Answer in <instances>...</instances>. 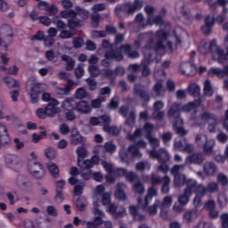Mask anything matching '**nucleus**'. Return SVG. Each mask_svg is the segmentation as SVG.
I'll return each mask as SVG.
<instances>
[{"label":"nucleus","instance_id":"nucleus-9","mask_svg":"<svg viewBox=\"0 0 228 228\" xmlns=\"http://www.w3.org/2000/svg\"><path fill=\"white\" fill-rule=\"evenodd\" d=\"M148 155L150 158H152L153 159H158L159 163H167V161H170V153H168V151L161 148L158 151L155 150L148 151Z\"/></svg>","mask_w":228,"mask_h":228},{"label":"nucleus","instance_id":"nucleus-54","mask_svg":"<svg viewBox=\"0 0 228 228\" xmlns=\"http://www.w3.org/2000/svg\"><path fill=\"white\" fill-rule=\"evenodd\" d=\"M190 197H191V194L186 193V191H184L183 194L180 195L178 198L180 206H186V204L190 202Z\"/></svg>","mask_w":228,"mask_h":228},{"label":"nucleus","instance_id":"nucleus-15","mask_svg":"<svg viewBox=\"0 0 228 228\" xmlns=\"http://www.w3.org/2000/svg\"><path fill=\"white\" fill-rule=\"evenodd\" d=\"M206 161V155L202 153H193L186 157L185 165H202Z\"/></svg>","mask_w":228,"mask_h":228},{"label":"nucleus","instance_id":"nucleus-12","mask_svg":"<svg viewBox=\"0 0 228 228\" xmlns=\"http://www.w3.org/2000/svg\"><path fill=\"white\" fill-rule=\"evenodd\" d=\"M194 193H196V196L193 204L195 208H200V206H202V198L206 197V193H208V187L203 184H199Z\"/></svg>","mask_w":228,"mask_h":228},{"label":"nucleus","instance_id":"nucleus-53","mask_svg":"<svg viewBox=\"0 0 228 228\" xmlns=\"http://www.w3.org/2000/svg\"><path fill=\"white\" fill-rule=\"evenodd\" d=\"M153 90L159 97L165 95V87H163L161 82L156 83L153 86Z\"/></svg>","mask_w":228,"mask_h":228},{"label":"nucleus","instance_id":"nucleus-23","mask_svg":"<svg viewBox=\"0 0 228 228\" xmlns=\"http://www.w3.org/2000/svg\"><path fill=\"white\" fill-rule=\"evenodd\" d=\"M61 61H65L66 63V70L70 71L74 70V68L76 67V60H74L72 57L63 54L61 56Z\"/></svg>","mask_w":228,"mask_h":228},{"label":"nucleus","instance_id":"nucleus-26","mask_svg":"<svg viewBox=\"0 0 228 228\" xmlns=\"http://www.w3.org/2000/svg\"><path fill=\"white\" fill-rule=\"evenodd\" d=\"M105 56L111 60H115V61H122V60H124V55H122V52H120V50L107 51L105 53Z\"/></svg>","mask_w":228,"mask_h":228},{"label":"nucleus","instance_id":"nucleus-61","mask_svg":"<svg viewBox=\"0 0 228 228\" xmlns=\"http://www.w3.org/2000/svg\"><path fill=\"white\" fill-rule=\"evenodd\" d=\"M217 182L222 186H228V177L224 173H220L217 175Z\"/></svg>","mask_w":228,"mask_h":228},{"label":"nucleus","instance_id":"nucleus-43","mask_svg":"<svg viewBox=\"0 0 228 228\" xmlns=\"http://www.w3.org/2000/svg\"><path fill=\"white\" fill-rule=\"evenodd\" d=\"M200 119L206 120V122L208 123L214 122L215 124H216L218 118H216V116H215L214 114L205 111L202 113Z\"/></svg>","mask_w":228,"mask_h":228},{"label":"nucleus","instance_id":"nucleus-60","mask_svg":"<svg viewBox=\"0 0 228 228\" xmlns=\"http://www.w3.org/2000/svg\"><path fill=\"white\" fill-rule=\"evenodd\" d=\"M74 97L75 99H79V100L86 99V97H88V93L86 92V90L83 88H78L75 92Z\"/></svg>","mask_w":228,"mask_h":228},{"label":"nucleus","instance_id":"nucleus-50","mask_svg":"<svg viewBox=\"0 0 228 228\" xmlns=\"http://www.w3.org/2000/svg\"><path fill=\"white\" fill-rule=\"evenodd\" d=\"M170 183H172V180L170 179V177L167 175L163 177V183H162L163 185H162L161 191L165 194L169 193L170 191Z\"/></svg>","mask_w":228,"mask_h":228},{"label":"nucleus","instance_id":"nucleus-3","mask_svg":"<svg viewBox=\"0 0 228 228\" xmlns=\"http://www.w3.org/2000/svg\"><path fill=\"white\" fill-rule=\"evenodd\" d=\"M143 7V3L140 0H134V3L128 2L122 5H118L115 8V13L119 19H124V17H128V15H133L136 12H140V9Z\"/></svg>","mask_w":228,"mask_h":228},{"label":"nucleus","instance_id":"nucleus-64","mask_svg":"<svg viewBox=\"0 0 228 228\" xmlns=\"http://www.w3.org/2000/svg\"><path fill=\"white\" fill-rule=\"evenodd\" d=\"M228 60V50L227 53L224 51V49L220 48L219 56L217 57L218 63H224V61H227Z\"/></svg>","mask_w":228,"mask_h":228},{"label":"nucleus","instance_id":"nucleus-22","mask_svg":"<svg viewBox=\"0 0 228 228\" xmlns=\"http://www.w3.org/2000/svg\"><path fill=\"white\" fill-rule=\"evenodd\" d=\"M215 26V18L211 16H207L205 19V25L201 27V31L204 35H209L211 33V28Z\"/></svg>","mask_w":228,"mask_h":228},{"label":"nucleus","instance_id":"nucleus-48","mask_svg":"<svg viewBox=\"0 0 228 228\" xmlns=\"http://www.w3.org/2000/svg\"><path fill=\"white\" fill-rule=\"evenodd\" d=\"M126 126H129V127H133L134 124H136V112L130 111L128 117L126 118L125 121Z\"/></svg>","mask_w":228,"mask_h":228},{"label":"nucleus","instance_id":"nucleus-19","mask_svg":"<svg viewBox=\"0 0 228 228\" xmlns=\"http://www.w3.org/2000/svg\"><path fill=\"white\" fill-rule=\"evenodd\" d=\"M138 147H143V141L141 140L135 145H130L127 148L133 159H140L142 158V152H140Z\"/></svg>","mask_w":228,"mask_h":228},{"label":"nucleus","instance_id":"nucleus-55","mask_svg":"<svg viewBox=\"0 0 228 228\" xmlns=\"http://www.w3.org/2000/svg\"><path fill=\"white\" fill-rule=\"evenodd\" d=\"M102 102H106V96H98L97 99L91 101L92 108H101Z\"/></svg>","mask_w":228,"mask_h":228},{"label":"nucleus","instance_id":"nucleus-16","mask_svg":"<svg viewBox=\"0 0 228 228\" xmlns=\"http://www.w3.org/2000/svg\"><path fill=\"white\" fill-rule=\"evenodd\" d=\"M60 102L58 100H52L45 107L47 117H55L61 111L58 107Z\"/></svg>","mask_w":228,"mask_h":228},{"label":"nucleus","instance_id":"nucleus-32","mask_svg":"<svg viewBox=\"0 0 228 228\" xmlns=\"http://www.w3.org/2000/svg\"><path fill=\"white\" fill-rule=\"evenodd\" d=\"M171 206H172V196H166L163 199L162 204H160V208H161L160 215L162 218H167L165 209H167V208H170Z\"/></svg>","mask_w":228,"mask_h":228},{"label":"nucleus","instance_id":"nucleus-20","mask_svg":"<svg viewBox=\"0 0 228 228\" xmlns=\"http://www.w3.org/2000/svg\"><path fill=\"white\" fill-rule=\"evenodd\" d=\"M208 76H216L221 79L228 77V66H224V69L220 68H211L208 70Z\"/></svg>","mask_w":228,"mask_h":228},{"label":"nucleus","instance_id":"nucleus-13","mask_svg":"<svg viewBox=\"0 0 228 228\" xmlns=\"http://www.w3.org/2000/svg\"><path fill=\"white\" fill-rule=\"evenodd\" d=\"M95 165H99V157L93 156L91 159H77V167L81 168V170H90V168H94Z\"/></svg>","mask_w":228,"mask_h":228},{"label":"nucleus","instance_id":"nucleus-38","mask_svg":"<svg viewBox=\"0 0 228 228\" xmlns=\"http://www.w3.org/2000/svg\"><path fill=\"white\" fill-rule=\"evenodd\" d=\"M119 158L123 163H129L133 161V157L131 156V152L129 150H122L119 151Z\"/></svg>","mask_w":228,"mask_h":228},{"label":"nucleus","instance_id":"nucleus-37","mask_svg":"<svg viewBox=\"0 0 228 228\" xmlns=\"http://www.w3.org/2000/svg\"><path fill=\"white\" fill-rule=\"evenodd\" d=\"M76 154L77 156V159H85V158H88V150H86L85 144H82L77 148Z\"/></svg>","mask_w":228,"mask_h":228},{"label":"nucleus","instance_id":"nucleus-42","mask_svg":"<svg viewBox=\"0 0 228 228\" xmlns=\"http://www.w3.org/2000/svg\"><path fill=\"white\" fill-rule=\"evenodd\" d=\"M204 95L207 97H211L215 92L213 91V86H211V81L207 79L204 82V88H203Z\"/></svg>","mask_w":228,"mask_h":228},{"label":"nucleus","instance_id":"nucleus-29","mask_svg":"<svg viewBox=\"0 0 228 228\" xmlns=\"http://www.w3.org/2000/svg\"><path fill=\"white\" fill-rule=\"evenodd\" d=\"M216 170H218V167H216L214 162H206L203 165V172L206 175H215Z\"/></svg>","mask_w":228,"mask_h":228},{"label":"nucleus","instance_id":"nucleus-24","mask_svg":"<svg viewBox=\"0 0 228 228\" xmlns=\"http://www.w3.org/2000/svg\"><path fill=\"white\" fill-rule=\"evenodd\" d=\"M3 81L7 88H20V82L10 76L4 77Z\"/></svg>","mask_w":228,"mask_h":228},{"label":"nucleus","instance_id":"nucleus-40","mask_svg":"<svg viewBox=\"0 0 228 228\" xmlns=\"http://www.w3.org/2000/svg\"><path fill=\"white\" fill-rule=\"evenodd\" d=\"M110 116H101L100 118H96V117H93L90 119V124L91 126H99L101 124V126H102V127H104V125L106 124V120H104L105 118H109Z\"/></svg>","mask_w":228,"mask_h":228},{"label":"nucleus","instance_id":"nucleus-17","mask_svg":"<svg viewBox=\"0 0 228 228\" xmlns=\"http://www.w3.org/2000/svg\"><path fill=\"white\" fill-rule=\"evenodd\" d=\"M105 120V125L103 126V131L108 133V134H111L112 136H118L120 134V129L117 126H110L111 118L109 116L108 118H103Z\"/></svg>","mask_w":228,"mask_h":228},{"label":"nucleus","instance_id":"nucleus-10","mask_svg":"<svg viewBox=\"0 0 228 228\" xmlns=\"http://www.w3.org/2000/svg\"><path fill=\"white\" fill-rule=\"evenodd\" d=\"M86 140L81 134L79 133V130L77 128H72L70 130L69 134V143L70 145H73L74 147L77 145H85V142Z\"/></svg>","mask_w":228,"mask_h":228},{"label":"nucleus","instance_id":"nucleus-5","mask_svg":"<svg viewBox=\"0 0 228 228\" xmlns=\"http://www.w3.org/2000/svg\"><path fill=\"white\" fill-rule=\"evenodd\" d=\"M58 77L61 81H67V85L65 87H57L55 90L56 95L60 98L70 95V92H72V86L75 85L74 81L69 79L70 73L67 71H60L58 73Z\"/></svg>","mask_w":228,"mask_h":228},{"label":"nucleus","instance_id":"nucleus-46","mask_svg":"<svg viewBox=\"0 0 228 228\" xmlns=\"http://www.w3.org/2000/svg\"><path fill=\"white\" fill-rule=\"evenodd\" d=\"M175 10L178 13H181V15H183V17H184L185 19H188V13H190V11L186 8V6L184 5V4L183 3H179L176 6H175Z\"/></svg>","mask_w":228,"mask_h":228},{"label":"nucleus","instance_id":"nucleus-21","mask_svg":"<svg viewBox=\"0 0 228 228\" xmlns=\"http://www.w3.org/2000/svg\"><path fill=\"white\" fill-rule=\"evenodd\" d=\"M180 69L182 74H185V76H195L197 74V67L191 62L183 63Z\"/></svg>","mask_w":228,"mask_h":228},{"label":"nucleus","instance_id":"nucleus-59","mask_svg":"<svg viewBox=\"0 0 228 228\" xmlns=\"http://www.w3.org/2000/svg\"><path fill=\"white\" fill-rule=\"evenodd\" d=\"M134 94L136 97L143 99V86L142 84H135L134 87Z\"/></svg>","mask_w":228,"mask_h":228},{"label":"nucleus","instance_id":"nucleus-62","mask_svg":"<svg viewBox=\"0 0 228 228\" xmlns=\"http://www.w3.org/2000/svg\"><path fill=\"white\" fill-rule=\"evenodd\" d=\"M45 155L48 159H54L56 158V150L54 148H47L45 150Z\"/></svg>","mask_w":228,"mask_h":228},{"label":"nucleus","instance_id":"nucleus-14","mask_svg":"<svg viewBox=\"0 0 228 228\" xmlns=\"http://www.w3.org/2000/svg\"><path fill=\"white\" fill-rule=\"evenodd\" d=\"M142 199H138V206H130L129 207V213L134 216V220H137L138 222H142L143 220V215H142V212L143 211V205H142Z\"/></svg>","mask_w":228,"mask_h":228},{"label":"nucleus","instance_id":"nucleus-49","mask_svg":"<svg viewBox=\"0 0 228 228\" xmlns=\"http://www.w3.org/2000/svg\"><path fill=\"white\" fill-rule=\"evenodd\" d=\"M161 207V202L159 200H156L155 203L149 207L146 211L151 215V216H154L155 215H158V208Z\"/></svg>","mask_w":228,"mask_h":228},{"label":"nucleus","instance_id":"nucleus-57","mask_svg":"<svg viewBox=\"0 0 228 228\" xmlns=\"http://www.w3.org/2000/svg\"><path fill=\"white\" fill-rule=\"evenodd\" d=\"M125 178L128 183H137V181H140V177L134 172L127 171Z\"/></svg>","mask_w":228,"mask_h":228},{"label":"nucleus","instance_id":"nucleus-44","mask_svg":"<svg viewBox=\"0 0 228 228\" xmlns=\"http://www.w3.org/2000/svg\"><path fill=\"white\" fill-rule=\"evenodd\" d=\"M142 133L143 131L142 130V128H137L133 134H129L127 135V138L128 140H130V142H138V140L142 138Z\"/></svg>","mask_w":228,"mask_h":228},{"label":"nucleus","instance_id":"nucleus-41","mask_svg":"<svg viewBox=\"0 0 228 228\" xmlns=\"http://www.w3.org/2000/svg\"><path fill=\"white\" fill-rule=\"evenodd\" d=\"M184 168H186V164L175 165L171 168V174L173 177L183 175V174H181V172L184 171Z\"/></svg>","mask_w":228,"mask_h":228},{"label":"nucleus","instance_id":"nucleus-28","mask_svg":"<svg viewBox=\"0 0 228 228\" xmlns=\"http://www.w3.org/2000/svg\"><path fill=\"white\" fill-rule=\"evenodd\" d=\"M185 184H186V188L184 191L185 193H189L191 195H193V193L197 191V187H199L197 181L194 179H188Z\"/></svg>","mask_w":228,"mask_h":228},{"label":"nucleus","instance_id":"nucleus-45","mask_svg":"<svg viewBox=\"0 0 228 228\" xmlns=\"http://www.w3.org/2000/svg\"><path fill=\"white\" fill-rule=\"evenodd\" d=\"M20 159L17 155L13 154H7L5 156V163L7 165H19Z\"/></svg>","mask_w":228,"mask_h":228},{"label":"nucleus","instance_id":"nucleus-34","mask_svg":"<svg viewBox=\"0 0 228 228\" xmlns=\"http://www.w3.org/2000/svg\"><path fill=\"white\" fill-rule=\"evenodd\" d=\"M205 144L203 146V151L205 152V154H207V156H211V154H213V149H215V140L213 139H210V140H208L205 141Z\"/></svg>","mask_w":228,"mask_h":228},{"label":"nucleus","instance_id":"nucleus-7","mask_svg":"<svg viewBox=\"0 0 228 228\" xmlns=\"http://www.w3.org/2000/svg\"><path fill=\"white\" fill-rule=\"evenodd\" d=\"M61 17H62V19H69L68 28L69 29H76V28H81L82 26L83 21L77 19V16H76V12L74 10H64L61 12Z\"/></svg>","mask_w":228,"mask_h":228},{"label":"nucleus","instance_id":"nucleus-1","mask_svg":"<svg viewBox=\"0 0 228 228\" xmlns=\"http://www.w3.org/2000/svg\"><path fill=\"white\" fill-rule=\"evenodd\" d=\"M144 10L147 15H149V19L147 21L148 26H152V24H156V26L162 27L155 33V43L151 40L147 44L144 49V54H147V53H149V49L157 53H160V54H165V53L172 54L174 51L177 50V45L181 44L179 37L175 34V37L168 40V35H170V23H165V21L163 20V17L159 15L152 18V13H154L155 10L154 7L147 5Z\"/></svg>","mask_w":228,"mask_h":228},{"label":"nucleus","instance_id":"nucleus-58","mask_svg":"<svg viewBox=\"0 0 228 228\" xmlns=\"http://www.w3.org/2000/svg\"><path fill=\"white\" fill-rule=\"evenodd\" d=\"M217 202L220 208H225V206H227L228 203L227 194L224 192L219 193Z\"/></svg>","mask_w":228,"mask_h":228},{"label":"nucleus","instance_id":"nucleus-35","mask_svg":"<svg viewBox=\"0 0 228 228\" xmlns=\"http://www.w3.org/2000/svg\"><path fill=\"white\" fill-rule=\"evenodd\" d=\"M187 90L190 95H193L194 97L200 95V86H199L197 83H191L188 86Z\"/></svg>","mask_w":228,"mask_h":228},{"label":"nucleus","instance_id":"nucleus-36","mask_svg":"<svg viewBox=\"0 0 228 228\" xmlns=\"http://www.w3.org/2000/svg\"><path fill=\"white\" fill-rule=\"evenodd\" d=\"M124 188H126V184L122 183H118V189L116 191V197L118 200H126L127 197L126 196V192L124 191Z\"/></svg>","mask_w":228,"mask_h":228},{"label":"nucleus","instance_id":"nucleus-4","mask_svg":"<svg viewBox=\"0 0 228 228\" xmlns=\"http://www.w3.org/2000/svg\"><path fill=\"white\" fill-rule=\"evenodd\" d=\"M27 88L28 90L30 102L32 104H37L40 94H44V92L47 90V86L37 82L35 78H30L27 83Z\"/></svg>","mask_w":228,"mask_h":228},{"label":"nucleus","instance_id":"nucleus-8","mask_svg":"<svg viewBox=\"0 0 228 228\" xmlns=\"http://www.w3.org/2000/svg\"><path fill=\"white\" fill-rule=\"evenodd\" d=\"M28 167L29 174L36 179H44L45 177V168L42 164L37 161H29Z\"/></svg>","mask_w":228,"mask_h":228},{"label":"nucleus","instance_id":"nucleus-31","mask_svg":"<svg viewBox=\"0 0 228 228\" xmlns=\"http://www.w3.org/2000/svg\"><path fill=\"white\" fill-rule=\"evenodd\" d=\"M76 110L79 111L80 113H90V111H92V109L90 108V104H88V102L80 101L78 102H77Z\"/></svg>","mask_w":228,"mask_h":228},{"label":"nucleus","instance_id":"nucleus-6","mask_svg":"<svg viewBox=\"0 0 228 228\" xmlns=\"http://www.w3.org/2000/svg\"><path fill=\"white\" fill-rule=\"evenodd\" d=\"M220 49L221 48L220 46H218V42L216 41V39H213L209 43L202 41L199 47V51L201 54H208V53H210L212 58L216 61H218Z\"/></svg>","mask_w":228,"mask_h":228},{"label":"nucleus","instance_id":"nucleus-33","mask_svg":"<svg viewBox=\"0 0 228 228\" xmlns=\"http://www.w3.org/2000/svg\"><path fill=\"white\" fill-rule=\"evenodd\" d=\"M0 33L4 38H12L13 37V28L8 24H4L0 28Z\"/></svg>","mask_w":228,"mask_h":228},{"label":"nucleus","instance_id":"nucleus-39","mask_svg":"<svg viewBox=\"0 0 228 228\" xmlns=\"http://www.w3.org/2000/svg\"><path fill=\"white\" fill-rule=\"evenodd\" d=\"M186 175L174 176V184L176 188H181L186 184Z\"/></svg>","mask_w":228,"mask_h":228},{"label":"nucleus","instance_id":"nucleus-27","mask_svg":"<svg viewBox=\"0 0 228 228\" xmlns=\"http://www.w3.org/2000/svg\"><path fill=\"white\" fill-rule=\"evenodd\" d=\"M46 168L53 179H58V177H60V167L58 165L54 164V162H48L46 164Z\"/></svg>","mask_w":228,"mask_h":228},{"label":"nucleus","instance_id":"nucleus-51","mask_svg":"<svg viewBox=\"0 0 228 228\" xmlns=\"http://www.w3.org/2000/svg\"><path fill=\"white\" fill-rule=\"evenodd\" d=\"M75 13H76V17H81L83 19V20L88 19V11L79 7V6H77L75 8Z\"/></svg>","mask_w":228,"mask_h":228},{"label":"nucleus","instance_id":"nucleus-2","mask_svg":"<svg viewBox=\"0 0 228 228\" xmlns=\"http://www.w3.org/2000/svg\"><path fill=\"white\" fill-rule=\"evenodd\" d=\"M202 103V99L195 100L194 102H191L185 105H182L181 103L175 102L172 104L170 109L167 111V117L169 118H175L174 128L176 131V134L179 136H186L188 134V131L183 127V118L179 117V112L183 111L184 113H189V111H193V110H197L199 106Z\"/></svg>","mask_w":228,"mask_h":228},{"label":"nucleus","instance_id":"nucleus-52","mask_svg":"<svg viewBox=\"0 0 228 228\" xmlns=\"http://www.w3.org/2000/svg\"><path fill=\"white\" fill-rule=\"evenodd\" d=\"M94 154H96L94 156H97L99 161H101V158H106V151L102 145H98V146L94 147Z\"/></svg>","mask_w":228,"mask_h":228},{"label":"nucleus","instance_id":"nucleus-47","mask_svg":"<svg viewBox=\"0 0 228 228\" xmlns=\"http://www.w3.org/2000/svg\"><path fill=\"white\" fill-rule=\"evenodd\" d=\"M87 205L88 202L86 201V198L83 196H80L76 201V206L78 211H84Z\"/></svg>","mask_w":228,"mask_h":228},{"label":"nucleus","instance_id":"nucleus-25","mask_svg":"<svg viewBox=\"0 0 228 228\" xmlns=\"http://www.w3.org/2000/svg\"><path fill=\"white\" fill-rule=\"evenodd\" d=\"M76 106H77V102L72 97L66 98L61 103V108L62 110H64V111L76 110Z\"/></svg>","mask_w":228,"mask_h":228},{"label":"nucleus","instance_id":"nucleus-56","mask_svg":"<svg viewBox=\"0 0 228 228\" xmlns=\"http://www.w3.org/2000/svg\"><path fill=\"white\" fill-rule=\"evenodd\" d=\"M99 22H101V14H99V12H93L91 15V24L93 28H99Z\"/></svg>","mask_w":228,"mask_h":228},{"label":"nucleus","instance_id":"nucleus-63","mask_svg":"<svg viewBox=\"0 0 228 228\" xmlns=\"http://www.w3.org/2000/svg\"><path fill=\"white\" fill-rule=\"evenodd\" d=\"M103 149L106 152H110V154H113V152L117 151V146H115L113 142H109L104 143Z\"/></svg>","mask_w":228,"mask_h":228},{"label":"nucleus","instance_id":"nucleus-11","mask_svg":"<svg viewBox=\"0 0 228 228\" xmlns=\"http://www.w3.org/2000/svg\"><path fill=\"white\" fill-rule=\"evenodd\" d=\"M144 132L146 133V138L149 140L151 147L153 149H158V147H159V140L154 136H152V134L151 133H152V131H154V125L151 124V123H146L144 125Z\"/></svg>","mask_w":228,"mask_h":228},{"label":"nucleus","instance_id":"nucleus-18","mask_svg":"<svg viewBox=\"0 0 228 228\" xmlns=\"http://www.w3.org/2000/svg\"><path fill=\"white\" fill-rule=\"evenodd\" d=\"M10 135H8V129L6 126L0 123V149L6 145H10Z\"/></svg>","mask_w":228,"mask_h":228},{"label":"nucleus","instance_id":"nucleus-30","mask_svg":"<svg viewBox=\"0 0 228 228\" xmlns=\"http://www.w3.org/2000/svg\"><path fill=\"white\" fill-rule=\"evenodd\" d=\"M200 215V212L194 208L192 210H188L183 214V219L187 220V222H193V220H197Z\"/></svg>","mask_w":228,"mask_h":228}]
</instances>
